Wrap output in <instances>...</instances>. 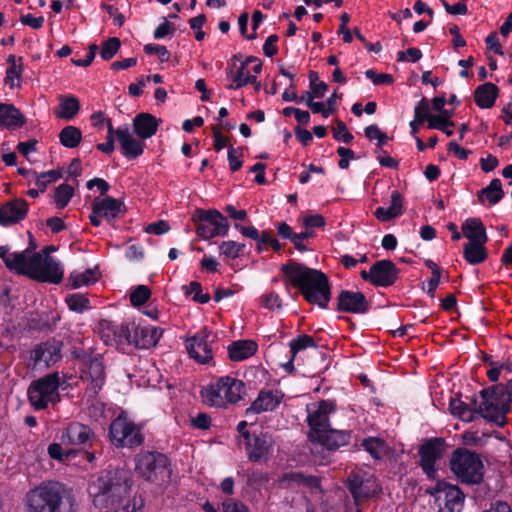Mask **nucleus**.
<instances>
[{"instance_id": "63", "label": "nucleus", "mask_w": 512, "mask_h": 512, "mask_svg": "<svg viewBox=\"0 0 512 512\" xmlns=\"http://www.w3.org/2000/svg\"><path fill=\"white\" fill-rule=\"evenodd\" d=\"M262 305L268 309H275L281 307V300L274 292H269L261 296Z\"/></svg>"}, {"instance_id": "16", "label": "nucleus", "mask_w": 512, "mask_h": 512, "mask_svg": "<svg viewBox=\"0 0 512 512\" xmlns=\"http://www.w3.org/2000/svg\"><path fill=\"white\" fill-rule=\"evenodd\" d=\"M445 450L446 444L442 438L428 439L420 446V466L428 478H435L436 463L443 457Z\"/></svg>"}, {"instance_id": "43", "label": "nucleus", "mask_w": 512, "mask_h": 512, "mask_svg": "<svg viewBox=\"0 0 512 512\" xmlns=\"http://www.w3.org/2000/svg\"><path fill=\"white\" fill-rule=\"evenodd\" d=\"M82 140V132L75 126H66L59 133V141L66 148L77 147Z\"/></svg>"}, {"instance_id": "45", "label": "nucleus", "mask_w": 512, "mask_h": 512, "mask_svg": "<svg viewBox=\"0 0 512 512\" xmlns=\"http://www.w3.org/2000/svg\"><path fill=\"white\" fill-rule=\"evenodd\" d=\"M7 62L9 68L6 72L5 83L8 84L10 88H14L16 86L15 79H20L21 77L23 69L22 58L20 57L17 60L16 56L11 54L8 56Z\"/></svg>"}, {"instance_id": "44", "label": "nucleus", "mask_w": 512, "mask_h": 512, "mask_svg": "<svg viewBox=\"0 0 512 512\" xmlns=\"http://www.w3.org/2000/svg\"><path fill=\"white\" fill-rule=\"evenodd\" d=\"M362 446L375 459L383 458L389 451L388 444L384 440L375 437L363 440Z\"/></svg>"}, {"instance_id": "62", "label": "nucleus", "mask_w": 512, "mask_h": 512, "mask_svg": "<svg viewBox=\"0 0 512 512\" xmlns=\"http://www.w3.org/2000/svg\"><path fill=\"white\" fill-rule=\"evenodd\" d=\"M305 230L312 231V228H322L325 226V219L320 214L307 215L303 218Z\"/></svg>"}, {"instance_id": "40", "label": "nucleus", "mask_w": 512, "mask_h": 512, "mask_svg": "<svg viewBox=\"0 0 512 512\" xmlns=\"http://www.w3.org/2000/svg\"><path fill=\"white\" fill-rule=\"evenodd\" d=\"M504 196V191L502 189V184L500 179H493L490 184L481 189L478 194L479 201L482 204L486 202L489 205L497 204Z\"/></svg>"}, {"instance_id": "58", "label": "nucleus", "mask_w": 512, "mask_h": 512, "mask_svg": "<svg viewBox=\"0 0 512 512\" xmlns=\"http://www.w3.org/2000/svg\"><path fill=\"white\" fill-rule=\"evenodd\" d=\"M430 116L429 103L427 99L423 98L415 107L414 117L416 118V121H418V124H423L424 121L430 118Z\"/></svg>"}, {"instance_id": "25", "label": "nucleus", "mask_w": 512, "mask_h": 512, "mask_svg": "<svg viewBox=\"0 0 512 512\" xmlns=\"http://www.w3.org/2000/svg\"><path fill=\"white\" fill-rule=\"evenodd\" d=\"M163 331L157 327L138 325L132 323L130 344L138 348L148 349L155 346L162 337Z\"/></svg>"}, {"instance_id": "1", "label": "nucleus", "mask_w": 512, "mask_h": 512, "mask_svg": "<svg viewBox=\"0 0 512 512\" xmlns=\"http://www.w3.org/2000/svg\"><path fill=\"white\" fill-rule=\"evenodd\" d=\"M132 480L124 469H109L89 485L94 505L103 512H137L143 506L140 495H131Z\"/></svg>"}, {"instance_id": "27", "label": "nucleus", "mask_w": 512, "mask_h": 512, "mask_svg": "<svg viewBox=\"0 0 512 512\" xmlns=\"http://www.w3.org/2000/svg\"><path fill=\"white\" fill-rule=\"evenodd\" d=\"M338 310L348 313L362 314L368 311L369 303L361 292L343 290L337 298Z\"/></svg>"}, {"instance_id": "20", "label": "nucleus", "mask_w": 512, "mask_h": 512, "mask_svg": "<svg viewBox=\"0 0 512 512\" xmlns=\"http://www.w3.org/2000/svg\"><path fill=\"white\" fill-rule=\"evenodd\" d=\"M81 379L87 383L86 392L89 396H97L105 383V367L102 360L94 357L86 362L81 371Z\"/></svg>"}, {"instance_id": "55", "label": "nucleus", "mask_w": 512, "mask_h": 512, "mask_svg": "<svg viewBox=\"0 0 512 512\" xmlns=\"http://www.w3.org/2000/svg\"><path fill=\"white\" fill-rule=\"evenodd\" d=\"M310 89L317 98L324 96L327 90V84L319 81L318 73L315 71L309 72Z\"/></svg>"}, {"instance_id": "36", "label": "nucleus", "mask_w": 512, "mask_h": 512, "mask_svg": "<svg viewBox=\"0 0 512 512\" xmlns=\"http://www.w3.org/2000/svg\"><path fill=\"white\" fill-rule=\"evenodd\" d=\"M257 351V344L252 340H239L228 346V354L233 361H243L253 356Z\"/></svg>"}, {"instance_id": "50", "label": "nucleus", "mask_w": 512, "mask_h": 512, "mask_svg": "<svg viewBox=\"0 0 512 512\" xmlns=\"http://www.w3.org/2000/svg\"><path fill=\"white\" fill-rule=\"evenodd\" d=\"M121 42L118 38L112 37L106 40L101 47L100 56L104 60H110L119 51Z\"/></svg>"}, {"instance_id": "8", "label": "nucleus", "mask_w": 512, "mask_h": 512, "mask_svg": "<svg viewBox=\"0 0 512 512\" xmlns=\"http://www.w3.org/2000/svg\"><path fill=\"white\" fill-rule=\"evenodd\" d=\"M62 382L64 381L57 372L32 381L27 390L31 406L36 410H43L60 402L59 387Z\"/></svg>"}, {"instance_id": "7", "label": "nucleus", "mask_w": 512, "mask_h": 512, "mask_svg": "<svg viewBox=\"0 0 512 512\" xmlns=\"http://www.w3.org/2000/svg\"><path fill=\"white\" fill-rule=\"evenodd\" d=\"M135 470L143 479L158 486L168 483L171 478L169 460L162 453L140 452L135 457Z\"/></svg>"}, {"instance_id": "61", "label": "nucleus", "mask_w": 512, "mask_h": 512, "mask_svg": "<svg viewBox=\"0 0 512 512\" xmlns=\"http://www.w3.org/2000/svg\"><path fill=\"white\" fill-rule=\"evenodd\" d=\"M188 293L193 295V300L195 302L205 304L210 300L209 294H203L202 288L200 283L198 282H191L189 284V290Z\"/></svg>"}, {"instance_id": "42", "label": "nucleus", "mask_w": 512, "mask_h": 512, "mask_svg": "<svg viewBox=\"0 0 512 512\" xmlns=\"http://www.w3.org/2000/svg\"><path fill=\"white\" fill-rule=\"evenodd\" d=\"M485 243L468 242L464 246V258L472 265L482 263L487 258Z\"/></svg>"}, {"instance_id": "52", "label": "nucleus", "mask_w": 512, "mask_h": 512, "mask_svg": "<svg viewBox=\"0 0 512 512\" xmlns=\"http://www.w3.org/2000/svg\"><path fill=\"white\" fill-rule=\"evenodd\" d=\"M151 295V291L147 286L139 285L130 294V302L133 306H140L144 304Z\"/></svg>"}, {"instance_id": "5", "label": "nucleus", "mask_w": 512, "mask_h": 512, "mask_svg": "<svg viewBox=\"0 0 512 512\" xmlns=\"http://www.w3.org/2000/svg\"><path fill=\"white\" fill-rule=\"evenodd\" d=\"M244 391L245 385L241 380L231 376H223L205 386L201 395L205 404L225 408L240 401Z\"/></svg>"}, {"instance_id": "30", "label": "nucleus", "mask_w": 512, "mask_h": 512, "mask_svg": "<svg viewBox=\"0 0 512 512\" xmlns=\"http://www.w3.org/2000/svg\"><path fill=\"white\" fill-rule=\"evenodd\" d=\"M280 484L283 487L295 488L296 486H305L311 490H319L320 482L319 479L312 475H305L300 472L286 473L280 479Z\"/></svg>"}, {"instance_id": "53", "label": "nucleus", "mask_w": 512, "mask_h": 512, "mask_svg": "<svg viewBox=\"0 0 512 512\" xmlns=\"http://www.w3.org/2000/svg\"><path fill=\"white\" fill-rule=\"evenodd\" d=\"M61 177V173L56 170H49L41 173L36 178V186L41 192H44L49 183L57 181Z\"/></svg>"}, {"instance_id": "15", "label": "nucleus", "mask_w": 512, "mask_h": 512, "mask_svg": "<svg viewBox=\"0 0 512 512\" xmlns=\"http://www.w3.org/2000/svg\"><path fill=\"white\" fill-rule=\"evenodd\" d=\"M215 336L207 328H203L186 340V349L191 358L201 364H207L213 359V343Z\"/></svg>"}, {"instance_id": "6", "label": "nucleus", "mask_w": 512, "mask_h": 512, "mask_svg": "<svg viewBox=\"0 0 512 512\" xmlns=\"http://www.w3.org/2000/svg\"><path fill=\"white\" fill-rule=\"evenodd\" d=\"M511 399L502 384L492 385L480 391V402H477V417L503 426L510 410Z\"/></svg>"}, {"instance_id": "17", "label": "nucleus", "mask_w": 512, "mask_h": 512, "mask_svg": "<svg viewBox=\"0 0 512 512\" xmlns=\"http://www.w3.org/2000/svg\"><path fill=\"white\" fill-rule=\"evenodd\" d=\"M399 269L390 260L375 262L369 271H361V277L375 286L388 287L398 279Z\"/></svg>"}, {"instance_id": "24", "label": "nucleus", "mask_w": 512, "mask_h": 512, "mask_svg": "<svg viewBox=\"0 0 512 512\" xmlns=\"http://www.w3.org/2000/svg\"><path fill=\"white\" fill-rule=\"evenodd\" d=\"M95 438L92 429L82 423L72 422L62 432L61 443L64 445H86Z\"/></svg>"}, {"instance_id": "4", "label": "nucleus", "mask_w": 512, "mask_h": 512, "mask_svg": "<svg viewBox=\"0 0 512 512\" xmlns=\"http://www.w3.org/2000/svg\"><path fill=\"white\" fill-rule=\"evenodd\" d=\"M26 512H75V498L59 482H42L30 489L23 498Z\"/></svg>"}, {"instance_id": "21", "label": "nucleus", "mask_w": 512, "mask_h": 512, "mask_svg": "<svg viewBox=\"0 0 512 512\" xmlns=\"http://www.w3.org/2000/svg\"><path fill=\"white\" fill-rule=\"evenodd\" d=\"M29 211V204L23 198H14L0 204V225L9 227L23 221Z\"/></svg>"}, {"instance_id": "32", "label": "nucleus", "mask_w": 512, "mask_h": 512, "mask_svg": "<svg viewBox=\"0 0 512 512\" xmlns=\"http://www.w3.org/2000/svg\"><path fill=\"white\" fill-rule=\"evenodd\" d=\"M403 198L399 191L394 190L391 193V204L389 207H378L374 215L375 217L382 222L390 221L398 216H400L403 212Z\"/></svg>"}, {"instance_id": "33", "label": "nucleus", "mask_w": 512, "mask_h": 512, "mask_svg": "<svg viewBox=\"0 0 512 512\" xmlns=\"http://www.w3.org/2000/svg\"><path fill=\"white\" fill-rule=\"evenodd\" d=\"M439 493L444 495V509L448 512L461 511L464 494L458 487L444 483Z\"/></svg>"}, {"instance_id": "39", "label": "nucleus", "mask_w": 512, "mask_h": 512, "mask_svg": "<svg viewBox=\"0 0 512 512\" xmlns=\"http://www.w3.org/2000/svg\"><path fill=\"white\" fill-rule=\"evenodd\" d=\"M462 231L469 242L486 243L488 240L484 225L476 218L467 219L462 225Z\"/></svg>"}, {"instance_id": "26", "label": "nucleus", "mask_w": 512, "mask_h": 512, "mask_svg": "<svg viewBox=\"0 0 512 512\" xmlns=\"http://www.w3.org/2000/svg\"><path fill=\"white\" fill-rule=\"evenodd\" d=\"M236 60H238V56L234 55L226 68V75L230 81L227 88L230 90H237L245 85L256 83V75H251L245 64L237 66Z\"/></svg>"}, {"instance_id": "10", "label": "nucleus", "mask_w": 512, "mask_h": 512, "mask_svg": "<svg viewBox=\"0 0 512 512\" xmlns=\"http://www.w3.org/2000/svg\"><path fill=\"white\" fill-rule=\"evenodd\" d=\"M193 220L196 223V232L202 239H211L228 234V220L216 209H198Z\"/></svg>"}, {"instance_id": "46", "label": "nucleus", "mask_w": 512, "mask_h": 512, "mask_svg": "<svg viewBox=\"0 0 512 512\" xmlns=\"http://www.w3.org/2000/svg\"><path fill=\"white\" fill-rule=\"evenodd\" d=\"M65 302L70 310L77 313H83L91 308L89 299L86 295L81 293L67 295Z\"/></svg>"}, {"instance_id": "38", "label": "nucleus", "mask_w": 512, "mask_h": 512, "mask_svg": "<svg viewBox=\"0 0 512 512\" xmlns=\"http://www.w3.org/2000/svg\"><path fill=\"white\" fill-rule=\"evenodd\" d=\"M24 124L22 113L12 104L0 103V125L6 128H17Z\"/></svg>"}, {"instance_id": "64", "label": "nucleus", "mask_w": 512, "mask_h": 512, "mask_svg": "<svg viewBox=\"0 0 512 512\" xmlns=\"http://www.w3.org/2000/svg\"><path fill=\"white\" fill-rule=\"evenodd\" d=\"M223 512H248V509L241 502L230 498L223 502Z\"/></svg>"}, {"instance_id": "11", "label": "nucleus", "mask_w": 512, "mask_h": 512, "mask_svg": "<svg viewBox=\"0 0 512 512\" xmlns=\"http://www.w3.org/2000/svg\"><path fill=\"white\" fill-rule=\"evenodd\" d=\"M109 435L114 445L118 447H135L143 442L140 428L123 416L115 418L109 428Z\"/></svg>"}, {"instance_id": "9", "label": "nucleus", "mask_w": 512, "mask_h": 512, "mask_svg": "<svg viewBox=\"0 0 512 512\" xmlns=\"http://www.w3.org/2000/svg\"><path fill=\"white\" fill-rule=\"evenodd\" d=\"M450 467L463 483L477 484L483 479L484 466L480 457L467 449L459 448L454 451Z\"/></svg>"}, {"instance_id": "51", "label": "nucleus", "mask_w": 512, "mask_h": 512, "mask_svg": "<svg viewBox=\"0 0 512 512\" xmlns=\"http://www.w3.org/2000/svg\"><path fill=\"white\" fill-rule=\"evenodd\" d=\"M31 359L35 365H39L41 363L48 364L52 360L50 347L47 345H39L31 352Z\"/></svg>"}, {"instance_id": "14", "label": "nucleus", "mask_w": 512, "mask_h": 512, "mask_svg": "<svg viewBox=\"0 0 512 512\" xmlns=\"http://www.w3.org/2000/svg\"><path fill=\"white\" fill-rule=\"evenodd\" d=\"M348 489L353 496L357 512L361 505L380 492V487L372 476L360 473H351L348 477Z\"/></svg>"}, {"instance_id": "48", "label": "nucleus", "mask_w": 512, "mask_h": 512, "mask_svg": "<svg viewBox=\"0 0 512 512\" xmlns=\"http://www.w3.org/2000/svg\"><path fill=\"white\" fill-rule=\"evenodd\" d=\"M74 194L73 188L68 184L59 185L53 195V203L57 208H65Z\"/></svg>"}, {"instance_id": "34", "label": "nucleus", "mask_w": 512, "mask_h": 512, "mask_svg": "<svg viewBox=\"0 0 512 512\" xmlns=\"http://www.w3.org/2000/svg\"><path fill=\"white\" fill-rule=\"evenodd\" d=\"M477 400H474L472 406L463 402L459 398H451L449 402V411L458 419L464 422H472L477 418Z\"/></svg>"}, {"instance_id": "35", "label": "nucleus", "mask_w": 512, "mask_h": 512, "mask_svg": "<svg viewBox=\"0 0 512 512\" xmlns=\"http://www.w3.org/2000/svg\"><path fill=\"white\" fill-rule=\"evenodd\" d=\"M277 233L283 239L290 240L298 251H306V246L302 243L303 238H313L315 236L313 231L305 230L301 233L293 232L292 228L285 222L277 224Z\"/></svg>"}, {"instance_id": "12", "label": "nucleus", "mask_w": 512, "mask_h": 512, "mask_svg": "<svg viewBox=\"0 0 512 512\" xmlns=\"http://www.w3.org/2000/svg\"><path fill=\"white\" fill-rule=\"evenodd\" d=\"M245 451L248 459L254 463H266L274 452L275 441L269 432H245Z\"/></svg>"}, {"instance_id": "2", "label": "nucleus", "mask_w": 512, "mask_h": 512, "mask_svg": "<svg viewBox=\"0 0 512 512\" xmlns=\"http://www.w3.org/2000/svg\"><path fill=\"white\" fill-rule=\"evenodd\" d=\"M47 247L41 252L26 249L22 252H10L5 246H0V258L7 268L18 274L27 275L40 282L58 284L62 281L64 271L56 259L51 257Z\"/></svg>"}, {"instance_id": "29", "label": "nucleus", "mask_w": 512, "mask_h": 512, "mask_svg": "<svg viewBox=\"0 0 512 512\" xmlns=\"http://www.w3.org/2000/svg\"><path fill=\"white\" fill-rule=\"evenodd\" d=\"M159 121L149 113H140L133 120V128L137 136L145 140L156 133Z\"/></svg>"}, {"instance_id": "60", "label": "nucleus", "mask_w": 512, "mask_h": 512, "mask_svg": "<svg viewBox=\"0 0 512 512\" xmlns=\"http://www.w3.org/2000/svg\"><path fill=\"white\" fill-rule=\"evenodd\" d=\"M144 51L147 54L157 55L162 62L168 61L170 57L167 48L159 44H147L144 46Z\"/></svg>"}, {"instance_id": "56", "label": "nucleus", "mask_w": 512, "mask_h": 512, "mask_svg": "<svg viewBox=\"0 0 512 512\" xmlns=\"http://www.w3.org/2000/svg\"><path fill=\"white\" fill-rule=\"evenodd\" d=\"M333 137L338 141L350 143L353 140V135L348 131L346 125L341 120H337L336 127L333 128Z\"/></svg>"}, {"instance_id": "37", "label": "nucleus", "mask_w": 512, "mask_h": 512, "mask_svg": "<svg viewBox=\"0 0 512 512\" xmlns=\"http://www.w3.org/2000/svg\"><path fill=\"white\" fill-rule=\"evenodd\" d=\"M498 93L499 89L495 84L484 83L475 90V103L484 109L491 108L495 104Z\"/></svg>"}, {"instance_id": "19", "label": "nucleus", "mask_w": 512, "mask_h": 512, "mask_svg": "<svg viewBox=\"0 0 512 512\" xmlns=\"http://www.w3.org/2000/svg\"><path fill=\"white\" fill-rule=\"evenodd\" d=\"M132 323L118 324L114 321L103 319L98 324V333L107 345L130 344Z\"/></svg>"}, {"instance_id": "22", "label": "nucleus", "mask_w": 512, "mask_h": 512, "mask_svg": "<svg viewBox=\"0 0 512 512\" xmlns=\"http://www.w3.org/2000/svg\"><path fill=\"white\" fill-rule=\"evenodd\" d=\"M283 397L284 394L280 390L262 389L246 409V415L272 412L280 405Z\"/></svg>"}, {"instance_id": "54", "label": "nucleus", "mask_w": 512, "mask_h": 512, "mask_svg": "<svg viewBox=\"0 0 512 512\" xmlns=\"http://www.w3.org/2000/svg\"><path fill=\"white\" fill-rule=\"evenodd\" d=\"M267 482L268 475L262 471H253L247 477V485L254 490H260Z\"/></svg>"}, {"instance_id": "47", "label": "nucleus", "mask_w": 512, "mask_h": 512, "mask_svg": "<svg viewBox=\"0 0 512 512\" xmlns=\"http://www.w3.org/2000/svg\"><path fill=\"white\" fill-rule=\"evenodd\" d=\"M315 341L313 337L303 334L298 336L296 339H293L289 343L290 351H291V359L289 361V365L292 364L293 360L295 359L296 355L307 348L315 347Z\"/></svg>"}, {"instance_id": "13", "label": "nucleus", "mask_w": 512, "mask_h": 512, "mask_svg": "<svg viewBox=\"0 0 512 512\" xmlns=\"http://www.w3.org/2000/svg\"><path fill=\"white\" fill-rule=\"evenodd\" d=\"M336 411L332 401L321 400L307 405L308 438L319 439L320 433L330 427L329 417Z\"/></svg>"}, {"instance_id": "28", "label": "nucleus", "mask_w": 512, "mask_h": 512, "mask_svg": "<svg viewBox=\"0 0 512 512\" xmlns=\"http://www.w3.org/2000/svg\"><path fill=\"white\" fill-rule=\"evenodd\" d=\"M319 439H310L311 442L317 443L328 450H336L349 443L351 435L345 430L325 429V432L320 433Z\"/></svg>"}, {"instance_id": "57", "label": "nucleus", "mask_w": 512, "mask_h": 512, "mask_svg": "<svg viewBox=\"0 0 512 512\" xmlns=\"http://www.w3.org/2000/svg\"><path fill=\"white\" fill-rule=\"evenodd\" d=\"M242 149L230 147L228 150V161L232 172L238 171L242 167Z\"/></svg>"}, {"instance_id": "41", "label": "nucleus", "mask_w": 512, "mask_h": 512, "mask_svg": "<svg viewBox=\"0 0 512 512\" xmlns=\"http://www.w3.org/2000/svg\"><path fill=\"white\" fill-rule=\"evenodd\" d=\"M99 273L95 269L85 271H73L69 275V283L72 288L77 289L82 286H89L98 280Z\"/></svg>"}, {"instance_id": "23", "label": "nucleus", "mask_w": 512, "mask_h": 512, "mask_svg": "<svg viewBox=\"0 0 512 512\" xmlns=\"http://www.w3.org/2000/svg\"><path fill=\"white\" fill-rule=\"evenodd\" d=\"M117 140L122 154L127 159H136L144 152L145 143L142 139H136L127 124L117 128Z\"/></svg>"}, {"instance_id": "18", "label": "nucleus", "mask_w": 512, "mask_h": 512, "mask_svg": "<svg viewBox=\"0 0 512 512\" xmlns=\"http://www.w3.org/2000/svg\"><path fill=\"white\" fill-rule=\"evenodd\" d=\"M123 203L112 197L95 198L92 202V212L89 216L93 226L99 227L102 220L112 223L123 213Z\"/></svg>"}, {"instance_id": "59", "label": "nucleus", "mask_w": 512, "mask_h": 512, "mask_svg": "<svg viewBox=\"0 0 512 512\" xmlns=\"http://www.w3.org/2000/svg\"><path fill=\"white\" fill-rule=\"evenodd\" d=\"M365 76L375 85H390L393 83V77L390 74H378L375 70L369 69L365 72Z\"/></svg>"}, {"instance_id": "49", "label": "nucleus", "mask_w": 512, "mask_h": 512, "mask_svg": "<svg viewBox=\"0 0 512 512\" xmlns=\"http://www.w3.org/2000/svg\"><path fill=\"white\" fill-rule=\"evenodd\" d=\"M243 249L244 244H240L235 241H223L219 245L220 254L229 259L237 258L242 253Z\"/></svg>"}, {"instance_id": "31", "label": "nucleus", "mask_w": 512, "mask_h": 512, "mask_svg": "<svg viewBox=\"0 0 512 512\" xmlns=\"http://www.w3.org/2000/svg\"><path fill=\"white\" fill-rule=\"evenodd\" d=\"M59 104L54 109V114L59 119L71 120L80 110V102L73 95H59Z\"/></svg>"}, {"instance_id": "3", "label": "nucleus", "mask_w": 512, "mask_h": 512, "mask_svg": "<svg viewBox=\"0 0 512 512\" xmlns=\"http://www.w3.org/2000/svg\"><path fill=\"white\" fill-rule=\"evenodd\" d=\"M281 271L287 281L298 288L309 303L317 304L321 308L327 307L331 292L329 280L323 272L293 260L283 265Z\"/></svg>"}]
</instances>
